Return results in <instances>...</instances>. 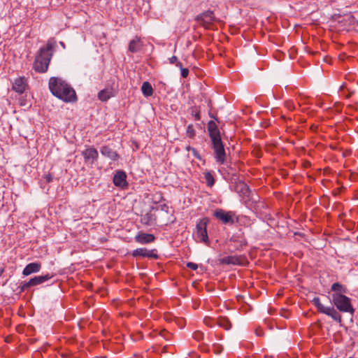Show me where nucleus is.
Segmentation results:
<instances>
[{
    "instance_id": "1",
    "label": "nucleus",
    "mask_w": 358,
    "mask_h": 358,
    "mask_svg": "<svg viewBox=\"0 0 358 358\" xmlns=\"http://www.w3.org/2000/svg\"><path fill=\"white\" fill-rule=\"evenodd\" d=\"M49 90L53 96L66 103H74L78 97L74 89L61 78L51 77L49 80Z\"/></svg>"
},
{
    "instance_id": "2",
    "label": "nucleus",
    "mask_w": 358,
    "mask_h": 358,
    "mask_svg": "<svg viewBox=\"0 0 358 358\" xmlns=\"http://www.w3.org/2000/svg\"><path fill=\"white\" fill-rule=\"evenodd\" d=\"M54 45L48 41L44 47L39 49L34 62V69L38 73H45L48 71L52 57Z\"/></svg>"
},
{
    "instance_id": "3",
    "label": "nucleus",
    "mask_w": 358,
    "mask_h": 358,
    "mask_svg": "<svg viewBox=\"0 0 358 358\" xmlns=\"http://www.w3.org/2000/svg\"><path fill=\"white\" fill-rule=\"evenodd\" d=\"M331 297L334 304L340 311L351 314L355 313V308L352 307L349 297L341 294H333Z\"/></svg>"
},
{
    "instance_id": "4",
    "label": "nucleus",
    "mask_w": 358,
    "mask_h": 358,
    "mask_svg": "<svg viewBox=\"0 0 358 358\" xmlns=\"http://www.w3.org/2000/svg\"><path fill=\"white\" fill-rule=\"evenodd\" d=\"M216 162L222 164L226 160V153L221 137L210 139Z\"/></svg>"
},
{
    "instance_id": "5",
    "label": "nucleus",
    "mask_w": 358,
    "mask_h": 358,
    "mask_svg": "<svg viewBox=\"0 0 358 358\" xmlns=\"http://www.w3.org/2000/svg\"><path fill=\"white\" fill-rule=\"evenodd\" d=\"M208 223V219L207 217H203L199 220L196 225V234L197 238H199L201 242L204 243L206 245H209L210 243L207 232Z\"/></svg>"
},
{
    "instance_id": "6",
    "label": "nucleus",
    "mask_w": 358,
    "mask_h": 358,
    "mask_svg": "<svg viewBox=\"0 0 358 358\" xmlns=\"http://www.w3.org/2000/svg\"><path fill=\"white\" fill-rule=\"evenodd\" d=\"M213 215L220 220L222 224H233L234 223V216L235 213L232 211H225L221 208H217L214 213Z\"/></svg>"
},
{
    "instance_id": "7",
    "label": "nucleus",
    "mask_w": 358,
    "mask_h": 358,
    "mask_svg": "<svg viewBox=\"0 0 358 358\" xmlns=\"http://www.w3.org/2000/svg\"><path fill=\"white\" fill-rule=\"evenodd\" d=\"M195 20L205 28H209L211 23L215 20L213 11L210 10H206L197 15Z\"/></svg>"
},
{
    "instance_id": "8",
    "label": "nucleus",
    "mask_w": 358,
    "mask_h": 358,
    "mask_svg": "<svg viewBox=\"0 0 358 358\" xmlns=\"http://www.w3.org/2000/svg\"><path fill=\"white\" fill-rule=\"evenodd\" d=\"M220 264H233V265H244L247 262L244 256H227L224 257L220 260Z\"/></svg>"
},
{
    "instance_id": "9",
    "label": "nucleus",
    "mask_w": 358,
    "mask_h": 358,
    "mask_svg": "<svg viewBox=\"0 0 358 358\" xmlns=\"http://www.w3.org/2000/svg\"><path fill=\"white\" fill-rule=\"evenodd\" d=\"M234 190L238 194L243 196L249 197L250 195L251 190L249 186L245 183L243 180L238 178L234 179Z\"/></svg>"
},
{
    "instance_id": "10",
    "label": "nucleus",
    "mask_w": 358,
    "mask_h": 358,
    "mask_svg": "<svg viewBox=\"0 0 358 358\" xmlns=\"http://www.w3.org/2000/svg\"><path fill=\"white\" fill-rule=\"evenodd\" d=\"M229 241V250L231 252L240 251L243 247L247 245V241L244 238H238V237L233 236Z\"/></svg>"
},
{
    "instance_id": "11",
    "label": "nucleus",
    "mask_w": 358,
    "mask_h": 358,
    "mask_svg": "<svg viewBox=\"0 0 358 358\" xmlns=\"http://www.w3.org/2000/svg\"><path fill=\"white\" fill-rule=\"evenodd\" d=\"M82 155L84 157L85 162H90L91 164H93L99 157V153L96 149L93 147L88 148L82 152Z\"/></svg>"
},
{
    "instance_id": "12",
    "label": "nucleus",
    "mask_w": 358,
    "mask_h": 358,
    "mask_svg": "<svg viewBox=\"0 0 358 358\" xmlns=\"http://www.w3.org/2000/svg\"><path fill=\"white\" fill-rule=\"evenodd\" d=\"M127 175L123 171H118L115 173L113 177V183L115 186L124 188L127 187Z\"/></svg>"
},
{
    "instance_id": "13",
    "label": "nucleus",
    "mask_w": 358,
    "mask_h": 358,
    "mask_svg": "<svg viewBox=\"0 0 358 358\" xmlns=\"http://www.w3.org/2000/svg\"><path fill=\"white\" fill-rule=\"evenodd\" d=\"M27 84L24 77H19L15 79L13 83L12 90L19 94H22L27 89Z\"/></svg>"
},
{
    "instance_id": "14",
    "label": "nucleus",
    "mask_w": 358,
    "mask_h": 358,
    "mask_svg": "<svg viewBox=\"0 0 358 358\" xmlns=\"http://www.w3.org/2000/svg\"><path fill=\"white\" fill-rule=\"evenodd\" d=\"M134 239L140 244H148L152 243L155 240V236L152 234L140 231L136 235Z\"/></svg>"
},
{
    "instance_id": "15",
    "label": "nucleus",
    "mask_w": 358,
    "mask_h": 358,
    "mask_svg": "<svg viewBox=\"0 0 358 358\" xmlns=\"http://www.w3.org/2000/svg\"><path fill=\"white\" fill-rule=\"evenodd\" d=\"M102 155L109 158L113 161H117L120 158L119 155L111 148L109 145H104L101 148L100 150Z\"/></svg>"
},
{
    "instance_id": "16",
    "label": "nucleus",
    "mask_w": 358,
    "mask_h": 358,
    "mask_svg": "<svg viewBox=\"0 0 358 358\" xmlns=\"http://www.w3.org/2000/svg\"><path fill=\"white\" fill-rule=\"evenodd\" d=\"M54 277V275L53 274H50V273H47L44 275H37V276H34V278H31L29 282V285H31V287H34V286H36V285H41L49 280H50L51 278H52Z\"/></svg>"
},
{
    "instance_id": "17",
    "label": "nucleus",
    "mask_w": 358,
    "mask_h": 358,
    "mask_svg": "<svg viewBox=\"0 0 358 358\" xmlns=\"http://www.w3.org/2000/svg\"><path fill=\"white\" fill-rule=\"evenodd\" d=\"M41 268V264L40 262H32L28 264L22 271V274L25 276L29 275L31 273H38Z\"/></svg>"
},
{
    "instance_id": "18",
    "label": "nucleus",
    "mask_w": 358,
    "mask_h": 358,
    "mask_svg": "<svg viewBox=\"0 0 358 358\" xmlns=\"http://www.w3.org/2000/svg\"><path fill=\"white\" fill-rule=\"evenodd\" d=\"M156 216L150 211L142 215L141 217V223L147 227H152L155 224Z\"/></svg>"
},
{
    "instance_id": "19",
    "label": "nucleus",
    "mask_w": 358,
    "mask_h": 358,
    "mask_svg": "<svg viewBox=\"0 0 358 358\" xmlns=\"http://www.w3.org/2000/svg\"><path fill=\"white\" fill-rule=\"evenodd\" d=\"M207 127L210 139L221 137L220 131L217 127V125L213 120H210L208 122Z\"/></svg>"
},
{
    "instance_id": "20",
    "label": "nucleus",
    "mask_w": 358,
    "mask_h": 358,
    "mask_svg": "<svg viewBox=\"0 0 358 358\" xmlns=\"http://www.w3.org/2000/svg\"><path fill=\"white\" fill-rule=\"evenodd\" d=\"M142 48V42L139 37L135 36L134 38L130 41L129 43L128 50L132 53H135L141 50Z\"/></svg>"
},
{
    "instance_id": "21",
    "label": "nucleus",
    "mask_w": 358,
    "mask_h": 358,
    "mask_svg": "<svg viewBox=\"0 0 358 358\" xmlns=\"http://www.w3.org/2000/svg\"><path fill=\"white\" fill-rule=\"evenodd\" d=\"M323 313L330 316L334 320L338 322L339 323L341 322V316L334 307H327L324 311H323Z\"/></svg>"
},
{
    "instance_id": "22",
    "label": "nucleus",
    "mask_w": 358,
    "mask_h": 358,
    "mask_svg": "<svg viewBox=\"0 0 358 358\" xmlns=\"http://www.w3.org/2000/svg\"><path fill=\"white\" fill-rule=\"evenodd\" d=\"M216 324L225 330H229L232 326L229 318L224 316L217 317L216 320Z\"/></svg>"
},
{
    "instance_id": "23",
    "label": "nucleus",
    "mask_w": 358,
    "mask_h": 358,
    "mask_svg": "<svg viewBox=\"0 0 358 358\" xmlns=\"http://www.w3.org/2000/svg\"><path fill=\"white\" fill-rule=\"evenodd\" d=\"M113 96H114L113 89H104L98 93V98L101 101H106Z\"/></svg>"
},
{
    "instance_id": "24",
    "label": "nucleus",
    "mask_w": 358,
    "mask_h": 358,
    "mask_svg": "<svg viewBox=\"0 0 358 358\" xmlns=\"http://www.w3.org/2000/svg\"><path fill=\"white\" fill-rule=\"evenodd\" d=\"M331 289L334 292V294H344L348 292V289L339 282L333 283Z\"/></svg>"
},
{
    "instance_id": "25",
    "label": "nucleus",
    "mask_w": 358,
    "mask_h": 358,
    "mask_svg": "<svg viewBox=\"0 0 358 358\" xmlns=\"http://www.w3.org/2000/svg\"><path fill=\"white\" fill-rule=\"evenodd\" d=\"M142 93L145 96H150L153 94L152 85L148 82H144L141 87Z\"/></svg>"
},
{
    "instance_id": "26",
    "label": "nucleus",
    "mask_w": 358,
    "mask_h": 358,
    "mask_svg": "<svg viewBox=\"0 0 358 358\" xmlns=\"http://www.w3.org/2000/svg\"><path fill=\"white\" fill-rule=\"evenodd\" d=\"M313 303L315 306L317 310L322 313H323V311L327 308V307L324 306L321 302L319 297H314L312 300Z\"/></svg>"
},
{
    "instance_id": "27",
    "label": "nucleus",
    "mask_w": 358,
    "mask_h": 358,
    "mask_svg": "<svg viewBox=\"0 0 358 358\" xmlns=\"http://www.w3.org/2000/svg\"><path fill=\"white\" fill-rule=\"evenodd\" d=\"M204 178L208 187H212L215 184V179L210 172L207 171L204 173Z\"/></svg>"
},
{
    "instance_id": "28",
    "label": "nucleus",
    "mask_w": 358,
    "mask_h": 358,
    "mask_svg": "<svg viewBox=\"0 0 358 358\" xmlns=\"http://www.w3.org/2000/svg\"><path fill=\"white\" fill-rule=\"evenodd\" d=\"M146 248H137L132 252V256L134 257H146Z\"/></svg>"
},
{
    "instance_id": "29",
    "label": "nucleus",
    "mask_w": 358,
    "mask_h": 358,
    "mask_svg": "<svg viewBox=\"0 0 358 358\" xmlns=\"http://www.w3.org/2000/svg\"><path fill=\"white\" fill-rule=\"evenodd\" d=\"M146 257L152 258L154 259H159V255L157 253V250L156 249H152L150 250H147Z\"/></svg>"
},
{
    "instance_id": "30",
    "label": "nucleus",
    "mask_w": 358,
    "mask_h": 358,
    "mask_svg": "<svg viewBox=\"0 0 358 358\" xmlns=\"http://www.w3.org/2000/svg\"><path fill=\"white\" fill-rule=\"evenodd\" d=\"M191 115L194 117L196 120H200V110L196 107L190 108Z\"/></svg>"
},
{
    "instance_id": "31",
    "label": "nucleus",
    "mask_w": 358,
    "mask_h": 358,
    "mask_svg": "<svg viewBox=\"0 0 358 358\" xmlns=\"http://www.w3.org/2000/svg\"><path fill=\"white\" fill-rule=\"evenodd\" d=\"M187 134L191 138L194 137L196 133H195V130H194L192 124H189V125L187 126Z\"/></svg>"
},
{
    "instance_id": "32",
    "label": "nucleus",
    "mask_w": 358,
    "mask_h": 358,
    "mask_svg": "<svg viewBox=\"0 0 358 358\" xmlns=\"http://www.w3.org/2000/svg\"><path fill=\"white\" fill-rule=\"evenodd\" d=\"M169 62L171 64H176V66L179 68H182V63L178 61V57L176 56H173L171 58H169Z\"/></svg>"
},
{
    "instance_id": "33",
    "label": "nucleus",
    "mask_w": 358,
    "mask_h": 358,
    "mask_svg": "<svg viewBox=\"0 0 358 358\" xmlns=\"http://www.w3.org/2000/svg\"><path fill=\"white\" fill-rule=\"evenodd\" d=\"M31 287V285H29V282H24L21 285L18 287L19 289V293L21 294L23 292H24L26 289Z\"/></svg>"
},
{
    "instance_id": "34",
    "label": "nucleus",
    "mask_w": 358,
    "mask_h": 358,
    "mask_svg": "<svg viewBox=\"0 0 358 358\" xmlns=\"http://www.w3.org/2000/svg\"><path fill=\"white\" fill-rule=\"evenodd\" d=\"M193 337L196 341H201L203 338V334L201 331H196L193 334Z\"/></svg>"
},
{
    "instance_id": "35",
    "label": "nucleus",
    "mask_w": 358,
    "mask_h": 358,
    "mask_svg": "<svg viewBox=\"0 0 358 358\" xmlns=\"http://www.w3.org/2000/svg\"><path fill=\"white\" fill-rule=\"evenodd\" d=\"M180 71H181V76L182 78H187L189 75V70L187 69H185V68H183L182 66V68H180Z\"/></svg>"
},
{
    "instance_id": "36",
    "label": "nucleus",
    "mask_w": 358,
    "mask_h": 358,
    "mask_svg": "<svg viewBox=\"0 0 358 358\" xmlns=\"http://www.w3.org/2000/svg\"><path fill=\"white\" fill-rule=\"evenodd\" d=\"M187 267L192 270H196L198 268V265L193 262H188L187 264Z\"/></svg>"
},
{
    "instance_id": "37",
    "label": "nucleus",
    "mask_w": 358,
    "mask_h": 358,
    "mask_svg": "<svg viewBox=\"0 0 358 358\" xmlns=\"http://www.w3.org/2000/svg\"><path fill=\"white\" fill-rule=\"evenodd\" d=\"M44 178L48 183L51 182L53 180V176L50 173L46 174Z\"/></svg>"
},
{
    "instance_id": "38",
    "label": "nucleus",
    "mask_w": 358,
    "mask_h": 358,
    "mask_svg": "<svg viewBox=\"0 0 358 358\" xmlns=\"http://www.w3.org/2000/svg\"><path fill=\"white\" fill-rule=\"evenodd\" d=\"M191 151L192 152V154L196 159L199 160L201 159V157L199 155V154L198 153L197 150L195 148H191Z\"/></svg>"
},
{
    "instance_id": "39",
    "label": "nucleus",
    "mask_w": 358,
    "mask_h": 358,
    "mask_svg": "<svg viewBox=\"0 0 358 358\" xmlns=\"http://www.w3.org/2000/svg\"><path fill=\"white\" fill-rule=\"evenodd\" d=\"M212 321H213V320L210 318H205L204 319L205 324L211 327H213V324L211 323Z\"/></svg>"
},
{
    "instance_id": "40",
    "label": "nucleus",
    "mask_w": 358,
    "mask_h": 358,
    "mask_svg": "<svg viewBox=\"0 0 358 358\" xmlns=\"http://www.w3.org/2000/svg\"><path fill=\"white\" fill-rule=\"evenodd\" d=\"M169 335H170V334H169V332H167L166 330H163V331H161V333H160V336H162V337H164V338L165 339H166V340L168 339L167 336H169Z\"/></svg>"
},
{
    "instance_id": "41",
    "label": "nucleus",
    "mask_w": 358,
    "mask_h": 358,
    "mask_svg": "<svg viewBox=\"0 0 358 358\" xmlns=\"http://www.w3.org/2000/svg\"><path fill=\"white\" fill-rule=\"evenodd\" d=\"M350 152L348 151H343L342 152V155L343 157H347L348 155H349Z\"/></svg>"
},
{
    "instance_id": "42",
    "label": "nucleus",
    "mask_w": 358,
    "mask_h": 358,
    "mask_svg": "<svg viewBox=\"0 0 358 358\" xmlns=\"http://www.w3.org/2000/svg\"><path fill=\"white\" fill-rule=\"evenodd\" d=\"M255 332H256V334H257L258 336H262V332H260V331H259L258 329H256Z\"/></svg>"
},
{
    "instance_id": "43",
    "label": "nucleus",
    "mask_w": 358,
    "mask_h": 358,
    "mask_svg": "<svg viewBox=\"0 0 358 358\" xmlns=\"http://www.w3.org/2000/svg\"><path fill=\"white\" fill-rule=\"evenodd\" d=\"M210 117L215 119L217 122H219L218 119L215 117L213 114L210 113Z\"/></svg>"
},
{
    "instance_id": "44",
    "label": "nucleus",
    "mask_w": 358,
    "mask_h": 358,
    "mask_svg": "<svg viewBox=\"0 0 358 358\" xmlns=\"http://www.w3.org/2000/svg\"><path fill=\"white\" fill-rule=\"evenodd\" d=\"M3 272H4V268H0V276L3 274Z\"/></svg>"
},
{
    "instance_id": "45",
    "label": "nucleus",
    "mask_w": 358,
    "mask_h": 358,
    "mask_svg": "<svg viewBox=\"0 0 358 358\" xmlns=\"http://www.w3.org/2000/svg\"><path fill=\"white\" fill-rule=\"evenodd\" d=\"M176 217H173V219L171 220L169 222H170V223H173L176 222Z\"/></svg>"
},
{
    "instance_id": "46",
    "label": "nucleus",
    "mask_w": 358,
    "mask_h": 358,
    "mask_svg": "<svg viewBox=\"0 0 358 358\" xmlns=\"http://www.w3.org/2000/svg\"><path fill=\"white\" fill-rule=\"evenodd\" d=\"M191 148H193L192 147H190V146H187V150H191Z\"/></svg>"
},
{
    "instance_id": "47",
    "label": "nucleus",
    "mask_w": 358,
    "mask_h": 358,
    "mask_svg": "<svg viewBox=\"0 0 358 358\" xmlns=\"http://www.w3.org/2000/svg\"><path fill=\"white\" fill-rule=\"evenodd\" d=\"M349 358H352V357H349Z\"/></svg>"
}]
</instances>
